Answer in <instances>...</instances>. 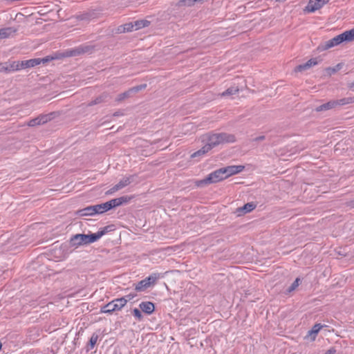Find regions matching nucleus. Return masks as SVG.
Here are the masks:
<instances>
[{
    "instance_id": "f257e3e1",
    "label": "nucleus",
    "mask_w": 354,
    "mask_h": 354,
    "mask_svg": "<svg viewBox=\"0 0 354 354\" xmlns=\"http://www.w3.org/2000/svg\"><path fill=\"white\" fill-rule=\"evenodd\" d=\"M109 226H106L102 228L101 230L98 231L97 233L91 234H77L73 236L70 239V244L72 246H80L82 245H87L95 241H97L100 239L103 235H104L107 232Z\"/></svg>"
},
{
    "instance_id": "f03ea898",
    "label": "nucleus",
    "mask_w": 354,
    "mask_h": 354,
    "mask_svg": "<svg viewBox=\"0 0 354 354\" xmlns=\"http://www.w3.org/2000/svg\"><path fill=\"white\" fill-rule=\"evenodd\" d=\"M354 41L353 35L351 34V30H346L342 34H339L335 37L329 39L321 45H319L317 48L319 50H326L334 46H336L344 41Z\"/></svg>"
},
{
    "instance_id": "7ed1b4c3",
    "label": "nucleus",
    "mask_w": 354,
    "mask_h": 354,
    "mask_svg": "<svg viewBox=\"0 0 354 354\" xmlns=\"http://www.w3.org/2000/svg\"><path fill=\"white\" fill-rule=\"evenodd\" d=\"M235 141L236 138L234 135L227 133H220L209 136L207 144L212 149L220 144L234 142Z\"/></svg>"
},
{
    "instance_id": "20e7f679",
    "label": "nucleus",
    "mask_w": 354,
    "mask_h": 354,
    "mask_svg": "<svg viewBox=\"0 0 354 354\" xmlns=\"http://www.w3.org/2000/svg\"><path fill=\"white\" fill-rule=\"evenodd\" d=\"M225 174H224L223 167L220 168L210 173L205 178L197 181L196 185L198 187H201L204 185L216 183L222 181L227 178V177H225Z\"/></svg>"
},
{
    "instance_id": "39448f33",
    "label": "nucleus",
    "mask_w": 354,
    "mask_h": 354,
    "mask_svg": "<svg viewBox=\"0 0 354 354\" xmlns=\"http://www.w3.org/2000/svg\"><path fill=\"white\" fill-rule=\"evenodd\" d=\"M126 305L124 299H115L102 307L100 312L111 314L115 311L120 310Z\"/></svg>"
},
{
    "instance_id": "423d86ee",
    "label": "nucleus",
    "mask_w": 354,
    "mask_h": 354,
    "mask_svg": "<svg viewBox=\"0 0 354 354\" xmlns=\"http://www.w3.org/2000/svg\"><path fill=\"white\" fill-rule=\"evenodd\" d=\"M160 278L159 273H153L148 277H146L143 280L139 281L135 286L136 291L140 292L146 290L152 285H154L156 281Z\"/></svg>"
},
{
    "instance_id": "0eeeda50",
    "label": "nucleus",
    "mask_w": 354,
    "mask_h": 354,
    "mask_svg": "<svg viewBox=\"0 0 354 354\" xmlns=\"http://www.w3.org/2000/svg\"><path fill=\"white\" fill-rule=\"evenodd\" d=\"M136 178V174L123 177L116 185L106 192V195H111L115 192L124 188L133 182Z\"/></svg>"
},
{
    "instance_id": "6e6552de",
    "label": "nucleus",
    "mask_w": 354,
    "mask_h": 354,
    "mask_svg": "<svg viewBox=\"0 0 354 354\" xmlns=\"http://www.w3.org/2000/svg\"><path fill=\"white\" fill-rule=\"evenodd\" d=\"M243 165H230L225 167H223L225 177L229 178L233 175L237 174L241 172L244 169Z\"/></svg>"
},
{
    "instance_id": "1a4fd4ad",
    "label": "nucleus",
    "mask_w": 354,
    "mask_h": 354,
    "mask_svg": "<svg viewBox=\"0 0 354 354\" xmlns=\"http://www.w3.org/2000/svg\"><path fill=\"white\" fill-rule=\"evenodd\" d=\"M327 2H328V0H326V1L315 0V1L310 0L307 6L305 8V10L308 12H313L320 9Z\"/></svg>"
},
{
    "instance_id": "9d476101",
    "label": "nucleus",
    "mask_w": 354,
    "mask_h": 354,
    "mask_svg": "<svg viewBox=\"0 0 354 354\" xmlns=\"http://www.w3.org/2000/svg\"><path fill=\"white\" fill-rule=\"evenodd\" d=\"M321 61V59H319L318 57H315L309 59L308 62H306L305 64H300L297 66L295 68L296 72H301L306 70H308L312 66H314Z\"/></svg>"
},
{
    "instance_id": "9b49d317",
    "label": "nucleus",
    "mask_w": 354,
    "mask_h": 354,
    "mask_svg": "<svg viewBox=\"0 0 354 354\" xmlns=\"http://www.w3.org/2000/svg\"><path fill=\"white\" fill-rule=\"evenodd\" d=\"M97 214L95 206L91 205L77 211L76 214L80 216H93Z\"/></svg>"
},
{
    "instance_id": "f8f14e48",
    "label": "nucleus",
    "mask_w": 354,
    "mask_h": 354,
    "mask_svg": "<svg viewBox=\"0 0 354 354\" xmlns=\"http://www.w3.org/2000/svg\"><path fill=\"white\" fill-rule=\"evenodd\" d=\"M41 63V60H40V58H35L20 62V66L21 69L32 68L40 64Z\"/></svg>"
},
{
    "instance_id": "ddd939ff",
    "label": "nucleus",
    "mask_w": 354,
    "mask_h": 354,
    "mask_svg": "<svg viewBox=\"0 0 354 354\" xmlns=\"http://www.w3.org/2000/svg\"><path fill=\"white\" fill-rule=\"evenodd\" d=\"M132 198H133L132 196H123L120 198L111 199V201L112 207L113 208V207H116L122 205L124 204H127L131 201V199Z\"/></svg>"
},
{
    "instance_id": "4468645a",
    "label": "nucleus",
    "mask_w": 354,
    "mask_h": 354,
    "mask_svg": "<svg viewBox=\"0 0 354 354\" xmlns=\"http://www.w3.org/2000/svg\"><path fill=\"white\" fill-rule=\"evenodd\" d=\"M139 307L143 313L147 315H151L155 310L154 304L151 301H143L140 304Z\"/></svg>"
},
{
    "instance_id": "2eb2a0df",
    "label": "nucleus",
    "mask_w": 354,
    "mask_h": 354,
    "mask_svg": "<svg viewBox=\"0 0 354 354\" xmlns=\"http://www.w3.org/2000/svg\"><path fill=\"white\" fill-rule=\"evenodd\" d=\"M109 97V95L106 92H104L102 94H100L99 96H97L96 98H95L93 100L91 101L87 106H94L100 103H103L107 101V100Z\"/></svg>"
},
{
    "instance_id": "dca6fc26",
    "label": "nucleus",
    "mask_w": 354,
    "mask_h": 354,
    "mask_svg": "<svg viewBox=\"0 0 354 354\" xmlns=\"http://www.w3.org/2000/svg\"><path fill=\"white\" fill-rule=\"evenodd\" d=\"M17 32V29L13 27H6L0 29V39L8 38Z\"/></svg>"
},
{
    "instance_id": "f3484780",
    "label": "nucleus",
    "mask_w": 354,
    "mask_h": 354,
    "mask_svg": "<svg viewBox=\"0 0 354 354\" xmlns=\"http://www.w3.org/2000/svg\"><path fill=\"white\" fill-rule=\"evenodd\" d=\"M95 206L97 214H102L113 208L111 201Z\"/></svg>"
},
{
    "instance_id": "a211bd4d",
    "label": "nucleus",
    "mask_w": 354,
    "mask_h": 354,
    "mask_svg": "<svg viewBox=\"0 0 354 354\" xmlns=\"http://www.w3.org/2000/svg\"><path fill=\"white\" fill-rule=\"evenodd\" d=\"M256 207V205L253 203H248L244 205L243 207H239L236 209V212L239 215L242 214H246L252 212Z\"/></svg>"
},
{
    "instance_id": "6ab92c4d",
    "label": "nucleus",
    "mask_w": 354,
    "mask_h": 354,
    "mask_svg": "<svg viewBox=\"0 0 354 354\" xmlns=\"http://www.w3.org/2000/svg\"><path fill=\"white\" fill-rule=\"evenodd\" d=\"M336 107L335 100H330L325 104L318 106L315 108L317 112H321L324 111L330 110Z\"/></svg>"
},
{
    "instance_id": "aec40b11",
    "label": "nucleus",
    "mask_w": 354,
    "mask_h": 354,
    "mask_svg": "<svg viewBox=\"0 0 354 354\" xmlns=\"http://www.w3.org/2000/svg\"><path fill=\"white\" fill-rule=\"evenodd\" d=\"M57 115V113L56 112H51L48 114H41L39 115V118L41 121V124H44L49 121H50L52 119H53L55 116Z\"/></svg>"
},
{
    "instance_id": "412c9836",
    "label": "nucleus",
    "mask_w": 354,
    "mask_h": 354,
    "mask_svg": "<svg viewBox=\"0 0 354 354\" xmlns=\"http://www.w3.org/2000/svg\"><path fill=\"white\" fill-rule=\"evenodd\" d=\"M335 103L336 107L354 103V96L344 97V98H342L339 100H335Z\"/></svg>"
},
{
    "instance_id": "4be33fe9",
    "label": "nucleus",
    "mask_w": 354,
    "mask_h": 354,
    "mask_svg": "<svg viewBox=\"0 0 354 354\" xmlns=\"http://www.w3.org/2000/svg\"><path fill=\"white\" fill-rule=\"evenodd\" d=\"M82 55L80 46L73 48L67 50L64 52V56L66 57H75Z\"/></svg>"
},
{
    "instance_id": "5701e85b",
    "label": "nucleus",
    "mask_w": 354,
    "mask_h": 354,
    "mask_svg": "<svg viewBox=\"0 0 354 354\" xmlns=\"http://www.w3.org/2000/svg\"><path fill=\"white\" fill-rule=\"evenodd\" d=\"M6 70L8 71V73L11 71H15L21 70V68L20 66V62H12V63L7 64L6 63Z\"/></svg>"
},
{
    "instance_id": "b1692460",
    "label": "nucleus",
    "mask_w": 354,
    "mask_h": 354,
    "mask_svg": "<svg viewBox=\"0 0 354 354\" xmlns=\"http://www.w3.org/2000/svg\"><path fill=\"white\" fill-rule=\"evenodd\" d=\"M210 150H211V149H210L209 146H208L207 144H206L201 149H199L197 151L192 153L191 157L196 158V157L202 156L205 155V153H207Z\"/></svg>"
},
{
    "instance_id": "393cba45",
    "label": "nucleus",
    "mask_w": 354,
    "mask_h": 354,
    "mask_svg": "<svg viewBox=\"0 0 354 354\" xmlns=\"http://www.w3.org/2000/svg\"><path fill=\"white\" fill-rule=\"evenodd\" d=\"M150 22L145 19L137 20L133 22L134 24V30H137L140 28L147 27L149 25Z\"/></svg>"
},
{
    "instance_id": "a878e982",
    "label": "nucleus",
    "mask_w": 354,
    "mask_h": 354,
    "mask_svg": "<svg viewBox=\"0 0 354 354\" xmlns=\"http://www.w3.org/2000/svg\"><path fill=\"white\" fill-rule=\"evenodd\" d=\"M133 91H131V88H129L128 91L124 92V93H122L120 94H119L116 98V101L117 102H122V100H124V99H127V98H129L130 97L132 94H133Z\"/></svg>"
},
{
    "instance_id": "bb28decb",
    "label": "nucleus",
    "mask_w": 354,
    "mask_h": 354,
    "mask_svg": "<svg viewBox=\"0 0 354 354\" xmlns=\"http://www.w3.org/2000/svg\"><path fill=\"white\" fill-rule=\"evenodd\" d=\"M239 91V88L237 86H232L228 88L225 91L223 92L221 95L222 97H226L229 95H232L234 94H236Z\"/></svg>"
},
{
    "instance_id": "cd10ccee",
    "label": "nucleus",
    "mask_w": 354,
    "mask_h": 354,
    "mask_svg": "<svg viewBox=\"0 0 354 354\" xmlns=\"http://www.w3.org/2000/svg\"><path fill=\"white\" fill-rule=\"evenodd\" d=\"M324 327L321 324H316L313 326L312 329L308 331V334L310 335H314L313 339H315L316 335L319 333V331Z\"/></svg>"
},
{
    "instance_id": "c85d7f7f",
    "label": "nucleus",
    "mask_w": 354,
    "mask_h": 354,
    "mask_svg": "<svg viewBox=\"0 0 354 354\" xmlns=\"http://www.w3.org/2000/svg\"><path fill=\"white\" fill-rule=\"evenodd\" d=\"M95 47L91 45H81L80 49L82 54L91 53L94 50Z\"/></svg>"
},
{
    "instance_id": "c756f323",
    "label": "nucleus",
    "mask_w": 354,
    "mask_h": 354,
    "mask_svg": "<svg viewBox=\"0 0 354 354\" xmlns=\"http://www.w3.org/2000/svg\"><path fill=\"white\" fill-rule=\"evenodd\" d=\"M98 339V335L96 334H93L89 340V345L91 348H93L94 346L96 344L97 341Z\"/></svg>"
},
{
    "instance_id": "7c9ffc66",
    "label": "nucleus",
    "mask_w": 354,
    "mask_h": 354,
    "mask_svg": "<svg viewBox=\"0 0 354 354\" xmlns=\"http://www.w3.org/2000/svg\"><path fill=\"white\" fill-rule=\"evenodd\" d=\"M40 124H41V121H40L39 117H37L34 119L30 120L28 123V125L29 127H35V126L40 125Z\"/></svg>"
},
{
    "instance_id": "2f4dec72",
    "label": "nucleus",
    "mask_w": 354,
    "mask_h": 354,
    "mask_svg": "<svg viewBox=\"0 0 354 354\" xmlns=\"http://www.w3.org/2000/svg\"><path fill=\"white\" fill-rule=\"evenodd\" d=\"M197 2V0H180V5L192 6L194 3Z\"/></svg>"
},
{
    "instance_id": "473e14b6",
    "label": "nucleus",
    "mask_w": 354,
    "mask_h": 354,
    "mask_svg": "<svg viewBox=\"0 0 354 354\" xmlns=\"http://www.w3.org/2000/svg\"><path fill=\"white\" fill-rule=\"evenodd\" d=\"M147 87L146 84H140L136 86H133L131 88V91H133V93H138Z\"/></svg>"
},
{
    "instance_id": "72a5a7b5",
    "label": "nucleus",
    "mask_w": 354,
    "mask_h": 354,
    "mask_svg": "<svg viewBox=\"0 0 354 354\" xmlns=\"http://www.w3.org/2000/svg\"><path fill=\"white\" fill-rule=\"evenodd\" d=\"M133 315L139 321H140L143 317L140 310L138 308H134L133 310Z\"/></svg>"
},
{
    "instance_id": "f704fd0d",
    "label": "nucleus",
    "mask_w": 354,
    "mask_h": 354,
    "mask_svg": "<svg viewBox=\"0 0 354 354\" xmlns=\"http://www.w3.org/2000/svg\"><path fill=\"white\" fill-rule=\"evenodd\" d=\"M299 279L297 278L291 286L288 288V292H290L293 291L299 286Z\"/></svg>"
},
{
    "instance_id": "c9c22d12",
    "label": "nucleus",
    "mask_w": 354,
    "mask_h": 354,
    "mask_svg": "<svg viewBox=\"0 0 354 354\" xmlns=\"http://www.w3.org/2000/svg\"><path fill=\"white\" fill-rule=\"evenodd\" d=\"M124 28L125 29L126 32L133 31L135 28L133 22H130V23L124 24Z\"/></svg>"
},
{
    "instance_id": "e433bc0d",
    "label": "nucleus",
    "mask_w": 354,
    "mask_h": 354,
    "mask_svg": "<svg viewBox=\"0 0 354 354\" xmlns=\"http://www.w3.org/2000/svg\"><path fill=\"white\" fill-rule=\"evenodd\" d=\"M133 297H134L133 295L129 294L124 297H121L120 299H124L126 300V304H127L129 301L132 299Z\"/></svg>"
},
{
    "instance_id": "4c0bfd02",
    "label": "nucleus",
    "mask_w": 354,
    "mask_h": 354,
    "mask_svg": "<svg viewBox=\"0 0 354 354\" xmlns=\"http://www.w3.org/2000/svg\"><path fill=\"white\" fill-rule=\"evenodd\" d=\"M340 68H341V64H338L337 65H336V66L335 68H327V70H328V71L330 70V71H332L333 73H335Z\"/></svg>"
},
{
    "instance_id": "58836bf2",
    "label": "nucleus",
    "mask_w": 354,
    "mask_h": 354,
    "mask_svg": "<svg viewBox=\"0 0 354 354\" xmlns=\"http://www.w3.org/2000/svg\"><path fill=\"white\" fill-rule=\"evenodd\" d=\"M336 353V349L334 347L330 348L328 349L324 354H335Z\"/></svg>"
},
{
    "instance_id": "ea45409f",
    "label": "nucleus",
    "mask_w": 354,
    "mask_h": 354,
    "mask_svg": "<svg viewBox=\"0 0 354 354\" xmlns=\"http://www.w3.org/2000/svg\"><path fill=\"white\" fill-rule=\"evenodd\" d=\"M6 64H0V72H6V73H8V71L6 70Z\"/></svg>"
},
{
    "instance_id": "a19ab883",
    "label": "nucleus",
    "mask_w": 354,
    "mask_h": 354,
    "mask_svg": "<svg viewBox=\"0 0 354 354\" xmlns=\"http://www.w3.org/2000/svg\"><path fill=\"white\" fill-rule=\"evenodd\" d=\"M118 32H119V33L126 32L125 29L124 28V25L120 26L118 28Z\"/></svg>"
},
{
    "instance_id": "79ce46f5",
    "label": "nucleus",
    "mask_w": 354,
    "mask_h": 354,
    "mask_svg": "<svg viewBox=\"0 0 354 354\" xmlns=\"http://www.w3.org/2000/svg\"><path fill=\"white\" fill-rule=\"evenodd\" d=\"M52 59H53V57H46L43 59H40V60H41V62H43V63H46L48 61L52 60Z\"/></svg>"
},
{
    "instance_id": "37998d69",
    "label": "nucleus",
    "mask_w": 354,
    "mask_h": 354,
    "mask_svg": "<svg viewBox=\"0 0 354 354\" xmlns=\"http://www.w3.org/2000/svg\"><path fill=\"white\" fill-rule=\"evenodd\" d=\"M265 139V136H259L257 138H255V140L256 141H261V140H263Z\"/></svg>"
},
{
    "instance_id": "c03bdc74",
    "label": "nucleus",
    "mask_w": 354,
    "mask_h": 354,
    "mask_svg": "<svg viewBox=\"0 0 354 354\" xmlns=\"http://www.w3.org/2000/svg\"><path fill=\"white\" fill-rule=\"evenodd\" d=\"M122 115L120 112L117 111L115 113H113V116H118V115Z\"/></svg>"
},
{
    "instance_id": "a18cd8bd",
    "label": "nucleus",
    "mask_w": 354,
    "mask_h": 354,
    "mask_svg": "<svg viewBox=\"0 0 354 354\" xmlns=\"http://www.w3.org/2000/svg\"><path fill=\"white\" fill-rule=\"evenodd\" d=\"M351 206L354 207V199L351 201Z\"/></svg>"
},
{
    "instance_id": "49530a36",
    "label": "nucleus",
    "mask_w": 354,
    "mask_h": 354,
    "mask_svg": "<svg viewBox=\"0 0 354 354\" xmlns=\"http://www.w3.org/2000/svg\"><path fill=\"white\" fill-rule=\"evenodd\" d=\"M275 1H279V2H281V1H285L286 0H274Z\"/></svg>"
},
{
    "instance_id": "de8ad7c7",
    "label": "nucleus",
    "mask_w": 354,
    "mask_h": 354,
    "mask_svg": "<svg viewBox=\"0 0 354 354\" xmlns=\"http://www.w3.org/2000/svg\"><path fill=\"white\" fill-rule=\"evenodd\" d=\"M351 88H353V90L354 91V82L351 85Z\"/></svg>"
},
{
    "instance_id": "09e8293b",
    "label": "nucleus",
    "mask_w": 354,
    "mask_h": 354,
    "mask_svg": "<svg viewBox=\"0 0 354 354\" xmlns=\"http://www.w3.org/2000/svg\"><path fill=\"white\" fill-rule=\"evenodd\" d=\"M1 347H2V344H1V342H0V350L1 349Z\"/></svg>"
},
{
    "instance_id": "8fccbe9b",
    "label": "nucleus",
    "mask_w": 354,
    "mask_h": 354,
    "mask_svg": "<svg viewBox=\"0 0 354 354\" xmlns=\"http://www.w3.org/2000/svg\"><path fill=\"white\" fill-rule=\"evenodd\" d=\"M203 0H197V2H201L203 1Z\"/></svg>"
}]
</instances>
